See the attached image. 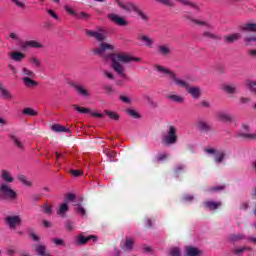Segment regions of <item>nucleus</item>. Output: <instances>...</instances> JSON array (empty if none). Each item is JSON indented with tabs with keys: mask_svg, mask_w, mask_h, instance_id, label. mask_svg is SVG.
Instances as JSON below:
<instances>
[{
	"mask_svg": "<svg viewBox=\"0 0 256 256\" xmlns=\"http://www.w3.org/2000/svg\"><path fill=\"white\" fill-rule=\"evenodd\" d=\"M157 53L158 55H160L161 57H169L171 56V47H169L168 45H158L157 46Z\"/></svg>",
	"mask_w": 256,
	"mask_h": 256,
	"instance_id": "13",
	"label": "nucleus"
},
{
	"mask_svg": "<svg viewBox=\"0 0 256 256\" xmlns=\"http://www.w3.org/2000/svg\"><path fill=\"white\" fill-rule=\"evenodd\" d=\"M66 229H67V231H73V229H75V225L73 224V222L67 221L66 222Z\"/></svg>",
	"mask_w": 256,
	"mask_h": 256,
	"instance_id": "58",
	"label": "nucleus"
},
{
	"mask_svg": "<svg viewBox=\"0 0 256 256\" xmlns=\"http://www.w3.org/2000/svg\"><path fill=\"white\" fill-rule=\"evenodd\" d=\"M126 113L127 115H129L130 117H132L133 119H141V115L139 114L138 111L133 110L131 108L126 109Z\"/></svg>",
	"mask_w": 256,
	"mask_h": 256,
	"instance_id": "39",
	"label": "nucleus"
},
{
	"mask_svg": "<svg viewBox=\"0 0 256 256\" xmlns=\"http://www.w3.org/2000/svg\"><path fill=\"white\" fill-rule=\"evenodd\" d=\"M68 211H69V205L67 204V202H64L63 204L60 205L57 211V215H59L60 217H66V213Z\"/></svg>",
	"mask_w": 256,
	"mask_h": 256,
	"instance_id": "29",
	"label": "nucleus"
},
{
	"mask_svg": "<svg viewBox=\"0 0 256 256\" xmlns=\"http://www.w3.org/2000/svg\"><path fill=\"white\" fill-rule=\"evenodd\" d=\"M217 119L223 123H233V115L227 112H218Z\"/></svg>",
	"mask_w": 256,
	"mask_h": 256,
	"instance_id": "17",
	"label": "nucleus"
},
{
	"mask_svg": "<svg viewBox=\"0 0 256 256\" xmlns=\"http://www.w3.org/2000/svg\"><path fill=\"white\" fill-rule=\"evenodd\" d=\"M107 157H109L110 159H115V157H117V152L115 151H107L106 152Z\"/></svg>",
	"mask_w": 256,
	"mask_h": 256,
	"instance_id": "61",
	"label": "nucleus"
},
{
	"mask_svg": "<svg viewBox=\"0 0 256 256\" xmlns=\"http://www.w3.org/2000/svg\"><path fill=\"white\" fill-rule=\"evenodd\" d=\"M244 251H251V247L244 246V247L235 248L233 250V255L241 256L243 255Z\"/></svg>",
	"mask_w": 256,
	"mask_h": 256,
	"instance_id": "37",
	"label": "nucleus"
},
{
	"mask_svg": "<svg viewBox=\"0 0 256 256\" xmlns=\"http://www.w3.org/2000/svg\"><path fill=\"white\" fill-rule=\"evenodd\" d=\"M248 55L250 57H256V49H251L248 51Z\"/></svg>",
	"mask_w": 256,
	"mask_h": 256,
	"instance_id": "64",
	"label": "nucleus"
},
{
	"mask_svg": "<svg viewBox=\"0 0 256 256\" xmlns=\"http://www.w3.org/2000/svg\"><path fill=\"white\" fill-rule=\"evenodd\" d=\"M205 153H207L208 155H216L217 154V150H215L214 148H208V149H204Z\"/></svg>",
	"mask_w": 256,
	"mask_h": 256,
	"instance_id": "60",
	"label": "nucleus"
},
{
	"mask_svg": "<svg viewBox=\"0 0 256 256\" xmlns=\"http://www.w3.org/2000/svg\"><path fill=\"white\" fill-rule=\"evenodd\" d=\"M29 63H32V65H35V67H41V60H39L37 57H31L29 59Z\"/></svg>",
	"mask_w": 256,
	"mask_h": 256,
	"instance_id": "51",
	"label": "nucleus"
},
{
	"mask_svg": "<svg viewBox=\"0 0 256 256\" xmlns=\"http://www.w3.org/2000/svg\"><path fill=\"white\" fill-rule=\"evenodd\" d=\"M12 3H15L17 7H20L21 9H25V3L19 1V0H12Z\"/></svg>",
	"mask_w": 256,
	"mask_h": 256,
	"instance_id": "59",
	"label": "nucleus"
},
{
	"mask_svg": "<svg viewBox=\"0 0 256 256\" xmlns=\"http://www.w3.org/2000/svg\"><path fill=\"white\" fill-rule=\"evenodd\" d=\"M154 70L157 71L158 73H161L162 75H168L172 81H174L175 85L178 87H183L184 89H189V83H187L185 80L177 78V74L175 72L169 70L165 66L155 64L154 65Z\"/></svg>",
	"mask_w": 256,
	"mask_h": 256,
	"instance_id": "3",
	"label": "nucleus"
},
{
	"mask_svg": "<svg viewBox=\"0 0 256 256\" xmlns=\"http://www.w3.org/2000/svg\"><path fill=\"white\" fill-rule=\"evenodd\" d=\"M136 15L137 17H139V19H141V21H143V23H149L151 17L149 16V14L145 11H143L141 8L138 7V9L136 10Z\"/></svg>",
	"mask_w": 256,
	"mask_h": 256,
	"instance_id": "21",
	"label": "nucleus"
},
{
	"mask_svg": "<svg viewBox=\"0 0 256 256\" xmlns=\"http://www.w3.org/2000/svg\"><path fill=\"white\" fill-rule=\"evenodd\" d=\"M22 113L24 115H29L30 117H35V115H37V112L31 108H25Z\"/></svg>",
	"mask_w": 256,
	"mask_h": 256,
	"instance_id": "49",
	"label": "nucleus"
},
{
	"mask_svg": "<svg viewBox=\"0 0 256 256\" xmlns=\"http://www.w3.org/2000/svg\"><path fill=\"white\" fill-rule=\"evenodd\" d=\"M246 47H251L253 43H256V34H248L243 39Z\"/></svg>",
	"mask_w": 256,
	"mask_h": 256,
	"instance_id": "26",
	"label": "nucleus"
},
{
	"mask_svg": "<svg viewBox=\"0 0 256 256\" xmlns=\"http://www.w3.org/2000/svg\"><path fill=\"white\" fill-rule=\"evenodd\" d=\"M177 139V128L175 126H169L166 133L162 136V143L163 145H175Z\"/></svg>",
	"mask_w": 256,
	"mask_h": 256,
	"instance_id": "5",
	"label": "nucleus"
},
{
	"mask_svg": "<svg viewBox=\"0 0 256 256\" xmlns=\"http://www.w3.org/2000/svg\"><path fill=\"white\" fill-rule=\"evenodd\" d=\"M214 161L215 163H223V160L225 159V153L224 152H216Z\"/></svg>",
	"mask_w": 256,
	"mask_h": 256,
	"instance_id": "43",
	"label": "nucleus"
},
{
	"mask_svg": "<svg viewBox=\"0 0 256 256\" xmlns=\"http://www.w3.org/2000/svg\"><path fill=\"white\" fill-rule=\"evenodd\" d=\"M22 73L25 75V77L33 78L35 77V72L28 69L27 67L22 68Z\"/></svg>",
	"mask_w": 256,
	"mask_h": 256,
	"instance_id": "44",
	"label": "nucleus"
},
{
	"mask_svg": "<svg viewBox=\"0 0 256 256\" xmlns=\"http://www.w3.org/2000/svg\"><path fill=\"white\" fill-rule=\"evenodd\" d=\"M73 109H75V111H78V113H83V114H91V109L89 108H85V107H79L75 104L72 105Z\"/></svg>",
	"mask_w": 256,
	"mask_h": 256,
	"instance_id": "42",
	"label": "nucleus"
},
{
	"mask_svg": "<svg viewBox=\"0 0 256 256\" xmlns=\"http://www.w3.org/2000/svg\"><path fill=\"white\" fill-rule=\"evenodd\" d=\"M42 211L46 215H52L53 214V207H51L47 204H44V205H42Z\"/></svg>",
	"mask_w": 256,
	"mask_h": 256,
	"instance_id": "46",
	"label": "nucleus"
},
{
	"mask_svg": "<svg viewBox=\"0 0 256 256\" xmlns=\"http://www.w3.org/2000/svg\"><path fill=\"white\" fill-rule=\"evenodd\" d=\"M203 255V251L199 250L197 247L187 246L185 249L184 256H201Z\"/></svg>",
	"mask_w": 256,
	"mask_h": 256,
	"instance_id": "16",
	"label": "nucleus"
},
{
	"mask_svg": "<svg viewBox=\"0 0 256 256\" xmlns=\"http://www.w3.org/2000/svg\"><path fill=\"white\" fill-rule=\"evenodd\" d=\"M225 189V185H221V186H215L210 188V191H223Z\"/></svg>",
	"mask_w": 256,
	"mask_h": 256,
	"instance_id": "63",
	"label": "nucleus"
},
{
	"mask_svg": "<svg viewBox=\"0 0 256 256\" xmlns=\"http://www.w3.org/2000/svg\"><path fill=\"white\" fill-rule=\"evenodd\" d=\"M91 15L85 12L76 13V19H89Z\"/></svg>",
	"mask_w": 256,
	"mask_h": 256,
	"instance_id": "52",
	"label": "nucleus"
},
{
	"mask_svg": "<svg viewBox=\"0 0 256 256\" xmlns=\"http://www.w3.org/2000/svg\"><path fill=\"white\" fill-rule=\"evenodd\" d=\"M245 239V235L243 234H232L229 237L230 243H239V241H243Z\"/></svg>",
	"mask_w": 256,
	"mask_h": 256,
	"instance_id": "33",
	"label": "nucleus"
},
{
	"mask_svg": "<svg viewBox=\"0 0 256 256\" xmlns=\"http://www.w3.org/2000/svg\"><path fill=\"white\" fill-rule=\"evenodd\" d=\"M10 59L12 61H15L16 63H21L23 59H25V53L19 52V51H14L10 53Z\"/></svg>",
	"mask_w": 256,
	"mask_h": 256,
	"instance_id": "22",
	"label": "nucleus"
},
{
	"mask_svg": "<svg viewBox=\"0 0 256 256\" xmlns=\"http://www.w3.org/2000/svg\"><path fill=\"white\" fill-rule=\"evenodd\" d=\"M25 87H37V81L29 77L22 78Z\"/></svg>",
	"mask_w": 256,
	"mask_h": 256,
	"instance_id": "34",
	"label": "nucleus"
},
{
	"mask_svg": "<svg viewBox=\"0 0 256 256\" xmlns=\"http://www.w3.org/2000/svg\"><path fill=\"white\" fill-rule=\"evenodd\" d=\"M73 89H75V91L78 93V95H81L82 97H89L91 94H89V90L85 89V87H83L80 84H72Z\"/></svg>",
	"mask_w": 256,
	"mask_h": 256,
	"instance_id": "19",
	"label": "nucleus"
},
{
	"mask_svg": "<svg viewBox=\"0 0 256 256\" xmlns=\"http://www.w3.org/2000/svg\"><path fill=\"white\" fill-rule=\"evenodd\" d=\"M221 205H222L221 202H214V201L204 202L205 209H209V211H215V209H219Z\"/></svg>",
	"mask_w": 256,
	"mask_h": 256,
	"instance_id": "23",
	"label": "nucleus"
},
{
	"mask_svg": "<svg viewBox=\"0 0 256 256\" xmlns=\"http://www.w3.org/2000/svg\"><path fill=\"white\" fill-rule=\"evenodd\" d=\"M184 18L189 19V21H191L195 25H198V27L207 29L202 33V37H204V39H210L211 41H219L220 37H219V35L212 32L214 27L212 26V24L210 22L205 21V20L194 19L193 17L188 16L186 14L184 15Z\"/></svg>",
	"mask_w": 256,
	"mask_h": 256,
	"instance_id": "2",
	"label": "nucleus"
},
{
	"mask_svg": "<svg viewBox=\"0 0 256 256\" xmlns=\"http://www.w3.org/2000/svg\"><path fill=\"white\" fill-rule=\"evenodd\" d=\"M153 223H155V220L152 218H145L144 225L146 229H151L153 227Z\"/></svg>",
	"mask_w": 256,
	"mask_h": 256,
	"instance_id": "48",
	"label": "nucleus"
},
{
	"mask_svg": "<svg viewBox=\"0 0 256 256\" xmlns=\"http://www.w3.org/2000/svg\"><path fill=\"white\" fill-rule=\"evenodd\" d=\"M52 243H55L57 247L65 246V241H63L61 238H52Z\"/></svg>",
	"mask_w": 256,
	"mask_h": 256,
	"instance_id": "50",
	"label": "nucleus"
},
{
	"mask_svg": "<svg viewBox=\"0 0 256 256\" xmlns=\"http://www.w3.org/2000/svg\"><path fill=\"white\" fill-rule=\"evenodd\" d=\"M104 113L107 115V117H109V119H113V121H119V114L116 112L105 110Z\"/></svg>",
	"mask_w": 256,
	"mask_h": 256,
	"instance_id": "41",
	"label": "nucleus"
},
{
	"mask_svg": "<svg viewBox=\"0 0 256 256\" xmlns=\"http://www.w3.org/2000/svg\"><path fill=\"white\" fill-rule=\"evenodd\" d=\"M223 89L224 91H226V93H229L230 95H234L235 93H237V86L235 84L224 85Z\"/></svg>",
	"mask_w": 256,
	"mask_h": 256,
	"instance_id": "35",
	"label": "nucleus"
},
{
	"mask_svg": "<svg viewBox=\"0 0 256 256\" xmlns=\"http://www.w3.org/2000/svg\"><path fill=\"white\" fill-rule=\"evenodd\" d=\"M1 178L6 183H13V181H15V179H13V176H11V173L9 171H7V170H2Z\"/></svg>",
	"mask_w": 256,
	"mask_h": 256,
	"instance_id": "31",
	"label": "nucleus"
},
{
	"mask_svg": "<svg viewBox=\"0 0 256 256\" xmlns=\"http://www.w3.org/2000/svg\"><path fill=\"white\" fill-rule=\"evenodd\" d=\"M64 9L69 15H73V17H77V12H75V10H73L70 6H65Z\"/></svg>",
	"mask_w": 256,
	"mask_h": 256,
	"instance_id": "56",
	"label": "nucleus"
},
{
	"mask_svg": "<svg viewBox=\"0 0 256 256\" xmlns=\"http://www.w3.org/2000/svg\"><path fill=\"white\" fill-rule=\"evenodd\" d=\"M0 97L1 99H13V94L3 85V83H0Z\"/></svg>",
	"mask_w": 256,
	"mask_h": 256,
	"instance_id": "20",
	"label": "nucleus"
},
{
	"mask_svg": "<svg viewBox=\"0 0 256 256\" xmlns=\"http://www.w3.org/2000/svg\"><path fill=\"white\" fill-rule=\"evenodd\" d=\"M196 127L200 133H211V131H213V127L204 120H199Z\"/></svg>",
	"mask_w": 256,
	"mask_h": 256,
	"instance_id": "10",
	"label": "nucleus"
},
{
	"mask_svg": "<svg viewBox=\"0 0 256 256\" xmlns=\"http://www.w3.org/2000/svg\"><path fill=\"white\" fill-rule=\"evenodd\" d=\"M91 239H93V241H97V237L93 235L85 237L83 234H80L76 237V245H87Z\"/></svg>",
	"mask_w": 256,
	"mask_h": 256,
	"instance_id": "15",
	"label": "nucleus"
},
{
	"mask_svg": "<svg viewBox=\"0 0 256 256\" xmlns=\"http://www.w3.org/2000/svg\"><path fill=\"white\" fill-rule=\"evenodd\" d=\"M187 93L191 96L192 99H199L201 97V88L195 86H188Z\"/></svg>",
	"mask_w": 256,
	"mask_h": 256,
	"instance_id": "18",
	"label": "nucleus"
},
{
	"mask_svg": "<svg viewBox=\"0 0 256 256\" xmlns=\"http://www.w3.org/2000/svg\"><path fill=\"white\" fill-rule=\"evenodd\" d=\"M113 49H115L113 45L102 42L99 47L93 49V53L94 55H98L104 59H111V55H113V53L107 54V51H113Z\"/></svg>",
	"mask_w": 256,
	"mask_h": 256,
	"instance_id": "6",
	"label": "nucleus"
},
{
	"mask_svg": "<svg viewBox=\"0 0 256 256\" xmlns=\"http://www.w3.org/2000/svg\"><path fill=\"white\" fill-rule=\"evenodd\" d=\"M52 131L55 133H71V130L69 128H66L65 126L54 124L52 125Z\"/></svg>",
	"mask_w": 256,
	"mask_h": 256,
	"instance_id": "27",
	"label": "nucleus"
},
{
	"mask_svg": "<svg viewBox=\"0 0 256 256\" xmlns=\"http://www.w3.org/2000/svg\"><path fill=\"white\" fill-rule=\"evenodd\" d=\"M20 47L22 51H25V49H43V44L41 42L35 41V40H28L25 42L20 43Z\"/></svg>",
	"mask_w": 256,
	"mask_h": 256,
	"instance_id": "8",
	"label": "nucleus"
},
{
	"mask_svg": "<svg viewBox=\"0 0 256 256\" xmlns=\"http://www.w3.org/2000/svg\"><path fill=\"white\" fill-rule=\"evenodd\" d=\"M140 41H142L143 43H145L146 47H153V45L155 44V40L153 38H150L147 35H142L139 36L138 38Z\"/></svg>",
	"mask_w": 256,
	"mask_h": 256,
	"instance_id": "25",
	"label": "nucleus"
},
{
	"mask_svg": "<svg viewBox=\"0 0 256 256\" xmlns=\"http://www.w3.org/2000/svg\"><path fill=\"white\" fill-rule=\"evenodd\" d=\"M77 213L79 215H82V217H85L87 215L85 208H83L81 205H78Z\"/></svg>",
	"mask_w": 256,
	"mask_h": 256,
	"instance_id": "57",
	"label": "nucleus"
},
{
	"mask_svg": "<svg viewBox=\"0 0 256 256\" xmlns=\"http://www.w3.org/2000/svg\"><path fill=\"white\" fill-rule=\"evenodd\" d=\"M46 13H48V15H50V17H52L53 19H59V15H57V13H55V10L53 9H47Z\"/></svg>",
	"mask_w": 256,
	"mask_h": 256,
	"instance_id": "55",
	"label": "nucleus"
},
{
	"mask_svg": "<svg viewBox=\"0 0 256 256\" xmlns=\"http://www.w3.org/2000/svg\"><path fill=\"white\" fill-rule=\"evenodd\" d=\"M18 197L17 192L8 183L4 182L0 185V199L13 202L17 201Z\"/></svg>",
	"mask_w": 256,
	"mask_h": 256,
	"instance_id": "4",
	"label": "nucleus"
},
{
	"mask_svg": "<svg viewBox=\"0 0 256 256\" xmlns=\"http://www.w3.org/2000/svg\"><path fill=\"white\" fill-rule=\"evenodd\" d=\"M175 1L177 3H181V5H184L186 7H192V9L199 11V6H197V4L191 2L190 0H175Z\"/></svg>",
	"mask_w": 256,
	"mask_h": 256,
	"instance_id": "32",
	"label": "nucleus"
},
{
	"mask_svg": "<svg viewBox=\"0 0 256 256\" xmlns=\"http://www.w3.org/2000/svg\"><path fill=\"white\" fill-rule=\"evenodd\" d=\"M107 18L109 19V21H112V23H115L116 25H119L120 27H125L127 25V20H125V18H123L115 13L108 14Z\"/></svg>",
	"mask_w": 256,
	"mask_h": 256,
	"instance_id": "9",
	"label": "nucleus"
},
{
	"mask_svg": "<svg viewBox=\"0 0 256 256\" xmlns=\"http://www.w3.org/2000/svg\"><path fill=\"white\" fill-rule=\"evenodd\" d=\"M111 67L122 79H127V73H125V66L121 63H131V61L139 62L141 58H135L128 54L113 53L110 55Z\"/></svg>",
	"mask_w": 256,
	"mask_h": 256,
	"instance_id": "1",
	"label": "nucleus"
},
{
	"mask_svg": "<svg viewBox=\"0 0 256 256\" xmlns=\"http://www.w3.org/2000/svg\"><path fill=\"white\" fill-rule=\"evenodd\" d=\"M133 245H135V240H133L132 238H126L124 243L125 251H131V249H133Z\"/></svg>",
	"mask_w": 256,
	"mask_h": 256,
	"instance_id": "36",
	"label": "nucleus"
},
{
	"mask_svg": "<svg viewBox=\"0 0 256 256\" xmlns=\"http://www.w3.org/2000/svg\"><path fill=\"white\" fill-rule=\"evenodd\" d=\"M245 86L248 87L252 93H256V89H255L256 82L255 81L248 79L245 81Z\"/></svg>",
	"mask_w": 256,
	"mask_h": 256,
	"instance_id": "40",
	"label": "nucleus"
},
{
	"mask_svg": "<svg viewBox=\"0 0 256 256\" xmlns=\"http://www.w3.org/2000/svg\"><path fill=\"white\" fill-rule=\"evenodd\" d=\"M75 197H76L75 194L69 193V194L66 195V201L73 202V201H75Z\"/></svg>",
	"mask_w": 256,
	"mask_h": 256,
	"instance_id": "62",
	"label": "nucleus"
},
{
	"mask_svg": "<svg viewBox=\"0 0 256 256\" xmlns=\"http://www.w3.org/2000/svg\"><path fill=\"white\" fill-rule=\"evenodd\" d=\"M241 31L244 33H256V22L248 21L241 26Z\"/></svg>",
	"mask_w": 256,
	"mask_h": 256,
	"instance_id": "12",
	"label": "nucleus"
},
{
	"mask_svg": "<svg viewBox=\"0 0 256 256\" xmlns=\"http://www.w3.org/2000/svg\"><path fill=\"white\" fill-rule=\"evenodd\" d=\"M169 255L170 256H181V251L179 250V248H172L169 251Z\"/></svg>",
	"mask_w": 256,
	"mask_h": 256,
	"instance_id": "54",
	"label": "nucleus"
},
{
	"mask_svg": "<svg viewBox=\"0 0 256 256\" xmlns=\"http://www.w3.org/2000/svg\"><path fill=\"white\" fill-rule=\"evenodd\" d=\"M183 171H185V165L179 164L176 166L174 173H176V175H179L180 173H183Z\"/></svg>",
	"mask_w": 256,
	"mask_h": 256,
	"instance_id": "53",
	"label": "nucleus"
},
{
	"mask_svg": "<svg viewBox=\"0 0 256 256\" xmlns=\"http://www.w3.org/2000/svg\"><path fill=\"white\" fill-rule=\"evenodd\" d=\"M10 139L14 145V147H16V149H18V151H25V143L23 141H21V139H19V137H17L16 135L11 134Z\"/></svg>",
	"mask_w": 256,
	"mask_h": 256,
	"instance_id": "14",
	"label": "nucleus"
},
{
	"mask_svg": "<svg viewBox=\"0 0 256 256\" xmlns=\"http://www.w3.org/2000/svg\"><path fill=\"white\" fill-rule=\"evenodd\" d=\"M239 39H241V33H233L224 36V41H226V43H235V41H239Z\"/></svg>",
	"mask_w": 256,
	"mask_h": 256,
	"instance_id": "24",
	"label": "nucleus"
},
{
	"mask_svg": "<svg viewBox=\"0 0 256 256\" xmlns=\"http://www.w3.org/2000/svg\"><path fill=\"white\" fill-rule=\"evenodd\" d=\"M238 137H242V139H256V134H250V133H240Z\"/></svg>",
	"mask_w": 256,
	"mask_h": 256,
	"instance_id": "47",
	"label": "nucleus"
},
{
	"mask_svg": "<svg viewBox=\"0 0 256 256\" xmlns=\"http://www.w3.org/2000/svg\"><path fill=\"white\" fill-rule=\"evenodd\" d=\"M86 35L87 37H94V39H96V41H99L100 43H103V41L107 39L105 34L93 30H86Z\"/></svg>",
	"mask_w": 256,
	"mask_h": 256,
	"instance_id": "11",
	"label": "nucleus"
},
{
	"mask_svg": "<svg viewBox=\"0 0 256 256\" xmlns=\"http://www.w3.org/2000/svg\"><path fill=\"white\" fill-rule=\"evenodd\" d=\"M158 3H162L166 7H175V0H157Z\"/></svg>",
	"mask_w": 256,
	"mask_h": 256,
	"instance_id": "45",
	"label": "nucleus"
},
{
	"mask_svg": "<svg viewBox=\"0 0 256 256\" xmlns=\"http://www.w3.org/2000/svg\"><path fill=\"white\" fill-rule=\"evenodd\" d=\"M117 5L120 7V9H123V11H126V13H131L134 11L136 13L139 6L135 5L132 2H123L121 0H117Z\"/></svg>",
	"mask_w": 256,
	"mask_h": 256,
	"instance_id": "7",
	"label": "nucleus"
},
{
	"mask_svg": "<svg viewBox=\"0 0 256 256\" xmlns=\"http://www.w3.org/2000/svg\"><path fill=\"white\" fill-rule=\"evenodd\" d=\"M18 180L20 181V183H22L26 187H31L33 185V183H31V181L27 179V176L23 174L18 175Z\"/></svg>",
	"mask_w": 256,
	"mask_h": 256,
	"instance_id": "38",
	"label": "nucleus"
},
{
	"mask_svg": "<svg viewBox=\"0 0 256 256\" xmlns=\"http://www.w3.org/2000/svg\"><path fill=\"white\" fill-rule=\"evenodd\" d=\"M166 99L172 101L173 103H183V101H185V98L177 94H169L168 96H166Z\"/></svg>",
	"mask_w": 256,
	"mask_h": 256,
	"instance_id": "30",
	"label": "nucleus"
},
{
	"mask_svg": "<svg viewBox=\"0 0 256 256\" xmlns=\"http://www.w3.org/2000/svg\"><path fill=\"white\" fill-rule=\"evenodd\" d=\"M6 222L10 227H15V225L21 223V218L19 216H8Z\"/></svg>",
	"mask_w": 256,
	"mask_h": 256,
	"instance_id": "28",
	"label": "nucleus"
}]
</instances>
